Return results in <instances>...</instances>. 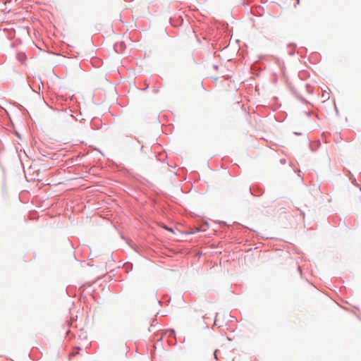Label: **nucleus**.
<instances>
[{
  "instance_id": "f257e3e1",
  "label": "nucleus",
  "mask_w": 361,
  "mask_h": 361,
  "mask_svg": "<svg viewBox=\"0 0 361 361\" xmlns=\"http://www.w3.org/2000/svg\"><path fill=\"white\" fill-rule=\"evenodd\" d=\"M161 226L163 228H164L165 230H166V231H169V232H171V233H174V231H173V228H169V227H168L167 226H165V225H164V224H161Z\"/></svg>"
}]
</instances>
